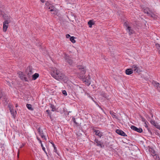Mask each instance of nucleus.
I'll return each instance as SVG.
<instances>
[{"instance_id":"ddd939ff","label":"nucleus","mask_w":160,"mask_h":160,"mask_svg":"<svg viewBox=\"0 0 160 160\" xmlns=\"http://www.w3.org/2000/svg\"><path fill=\"white\" fill-rule=\"evenodd\" d=\"M116 132L118 134L124 137L127 136V134L122 131L119 129L116 130Z\"/></svg>"},{"instance_id":"a19ab883","label":"nucleus","mask_w":160,"mask_h":160,"mask_svg":"<svg viewBox=\"0 0 160 160\" xmlns=\"http://www.w3.org/2000/svg\"><path fill=\"white\" fill-rule=\"evenodd\" d=\"M2 96V93L1 91H0V98H1Z\"/></svg>"},{"instance_id":"5701e85b","label":"nucleus","mask_w":160,"mask_h":160,"mask_svg":"<svg viewBox=\"0 0 160 160\" xmlns=\"http://www.w3.org/2000/svg\"><path fill=\"white\" fill-rule=\"evenodd\" d=\"M83 81L84 82H85V84L88 86H89L91 84V82L90 80L87 79L86 80H84Z\"/></svg>"},{"instance_id":"f257e3e1","label":"nucleus","mask_w":160,"mask_h":160,"mask_svg":"<svg viewBox=\"0 0 160 160\" xmlns=\"http://www.w3.org/2000/svg\"><path fill=\"white\" fill-rule=\"evenodd\" d=\"M51 76L55 79L60 81L64 80L67 78L65 75L56 68L52 69Z\"/></svg>"},{"instance_id":"c9c22d12","label":"nucleus","mask_w":160,"mask_h":160,"mask_svg":"<svg viewBox=\"0 0 160 160\" xmlns=\"http://www.w3.org/2000/svg\"><path fill=\"white\" fill-rule=\"evenodd\" d=\"M62 93L64 95H65V96H66L67 95V92L65 90H63V91H62Z\"/></svg>"},{"instance_id":"09e8293b","label":"nucleus","mask_w":160,"mask_h":160,"mask_svg":"<svg viewBox=\"0 0 160 160\" xmlns=\"http://www.w3.org/2000/svg\"><path fill=\"white\" fill-rule=\"evenodd\" d=\"M19 150H18V154H19Z\"/></svg>"},{"instance_id":"f03ea898","label":"nucleus","mask_w":160,"mask_h":160,"mask_svg":"<svg viewBox=\"0 0 160 160\" xmlns=\"http://www.w3.org/2000/svg\"><path fill=\"white\" fill-rule=\"evenodd\" d=\"M46 8L48 9H50V11L53 12L52 13L53 14H56L58 13V10L54 7L53 5L49 2H47L46 3Z\"/></svg>"},{"instance_id":"9b49d317","label":"nucleus","mask_w":160,"mask_h":160,"mask_svg":"<svg viewBox=\"0 0 160 160\" xmlns=\"http://www.w3.org/2000/svg\"><path fill=\"white\" fill-rule=\"evenodd\" d=\"M131 128L133 130L137 131L139 133H141L142 132V130L141 128H138L135 126L132 125L131 126Z\"/></svg>"},{"instance_id":"412c9836","label":"nucleus","mask_w":160,"mask_h":160,"mask_svg":"<svg viewBox=\"0 0 160 160\" xmlns=\"http://www.w3.org/2000/svg\"><path fill=\"white\" fill-rule=\"evenodd\" d=\"M39 76V75L38 73H36L33 75H32V79L33 80H35Z\"/></svg>"},{"instance_id":"f704fd0d","label":"nucleus","mask_w":160,"mask_h":160,"mask_svg":"<svg viewBox=\"0 0 160 160\" xmlns=\"http://www.w3.org/2000/svg\"><path fill=\"white\" fill-rule=\"evenodd\" d=\"M151 124H153L154 125V124H156V122L154 120H151Z\"/></svg>"},{"instance_id":"de8ad7c7","label":"nucleus","mask_w":160,"mask_h":160,"mask_svg":"<svg viewBox=\"0 0 160 160\" xmlns=\"http://www.w3.org/2000/svg\"><path fill=\"white\" fill-rule=\"evenodd\" d=\"M159 54H160V49L159 50V51H158Z\"/></svg>"},{"instance_id":"aec40b11","label":"nucleus","mask_w":160,"mask_h":160,"mask_svg":"<svg viewBox=\"0 0 160 160\" xmlns=\"http://www.w3.org/2000/svg\"><path fill=\"white\" fill-rule=\"evenodd\" d=\"M94 132H95V134L98 136L99 137L101 138L102 136V133L101 132L98 130H95Z\"/></svg>"},{"instance_id":"39448f33","label":"nucleus","mask_w":160,"mask_h":160,"mask_svg":"<svg viewBox=\"0 0 160 160\" xmlns=\"http://www.w3.org/2000/svg\"><path fill=\"white\" fill-rule=\"evenodd\" d=\"M64 58L65 59L66 62H68L69 65H71L73 63V61L71 59V58L69 56L66 54H65Z\"/></svg>"},{"instance_id":"4468645a","label":"nucleus","mask_w":160,"mask_h":160,"mask_svg":"<svg viewBox=\"0 0 160 160\" xmlns=\"http://www.w3.org/2000/svg\"><path fill=\"white\" fill-rule=\"evenodd\" d=\"M94 144H96L97 146H100L101 148H102V147L103 144L101 141H98L97 139H95L94 140Z\"/></svg>"},{"instance_id":"49530a36","label":"nucleus","mask_w":160,"mask_h":160,"mask_svg":"<svg viewBox=\"0 0 160 160\" xmlns=\"http://www.w3.org/2000/svg\"><path fill=\"white\" fill-rule=\"evenodd\" d=\"M46 112H47L48 113L49 112V110H47L46 111Z\"/></svg>"},{"instance_id":"7c9ffc66","label":"nucleus","mask_w":160,"mask_h":160,"mask_svg":"<svg viewBox=\"0 0 160 160\" xmlns=\"http://www.w3.org/2000/svg\"><path fill=\"white\" fill-rule=\"evenodd\" d=\"M76 87H77V88H78L79 89V90H80L81 91V92L82 93H83V91H84V90L81 87H79L78 86H77Z\"/></svg>"},{"instance_id":"2f4dec72","label":"nucleus","mask_w":160,"mask_h":160,"mask_svg":"<svg viewBox=\"0 0 160 160\" xmlns=\"http://www.w3.org/2000/svg\"><path fill=\"white\" fill-rule=\"evenodd\" d=\"M156 48L159 51V50H160V45L158 44H156Z\"/></svg>"},{"instance_id":"423d86ee","label":"nucleus","mask_w":160,"mask_h":160,"mask_svg":"<svg viewBox=\"0 0 160 160\" xmlns=\"http://www.w3.org/2000/svg\"><path fill=\"white\" fill-rule=\"evenodd\" d=\"M33 73L32 69L30 67H28L27 69V73L29 78H30Z\"/></svg>"},{"instance_id":"0eeeda50","label":"nucleus","mask_w":160,"mask_h":160,"mask_svg":"<svg viewBox=\"0 0 160 160\" xmlns=\"http://www.w3.org/2000/svg\"><path fill=\"white\" fill-rule=\"evenodd\" d=\"M19 77L22 80H24L25 81H28L27 78L25 77V75L21 72H19L18 73Z\"/></svg>"},{"instance_id":"20e7f679","label":"nucleus","mask_w":160,"mask_h":160,"mask_svg":"<svg viewBox=\"0 0 160 160\" xmlns=\"http://www.w3.org/2000/svg\"><path fill=\"white\" fill-rule=\"evenodd\" d=\"M124 25L126 27V30L128 32L129 34H132L134 32L133 30L128 25L127 22H125L124 24Z\"/></svg>"},{"instance_id":"58836bf2","label":"nucleus","mask_w":160,"mask_h":160,"mask_svg":"<svg viewBox=\"0 0 160 160\" xmlns=\"http://www.w3.org/2000/svg\"><path fill=\"white\" fill-rule=\"evenodd\" d=\"M66 38H69L70 37V36L69 34H67L66 35Z\"/></svg>"},{"instance_id":"6ab92c4d","label":"nucleus","mask_w":160,"mask_h":160,"mask_svg":"<svg viewBox=\"0 0 160 160\" xmlns=\"http://www.w3.org/2000/svg\"><path fill=\"white\" fill-rule=\"evenodd\" d=\"M3 24V30L4 32H6L7 31L8 27V24H7L6 23H4V22Z\"/></svg>"},{"instance_id":"e433bc0d","label":"nucleus","mask_w":160,"mask_h":160,"mask_svg":"<svg viewBox=\"0 0 160 160\" xmlns=\"http://www.w3.org/2000/svg\"><path fill=\"white\" fill-rule=\"evenodd\" d=\"M6 82H7L6 84H7L9 86L11 87V84L9 82L6 81Z\"/></svg>"},{"instance_id":"473e14b6","label":"nucleus","mask_w":160,"mask_h":160,"mask_svg":"<svg viewBox=\"0 0 160 160\" xmlns=\"http://www.w3.org/2000/svg\"><path fill=\"white\" fill-rule=\"evenodd\" d=\"M154 126L157 128L160 129V126L157 123L155 124H154Z\"/></svg>"},{"instance_id":"79ce46f5","label":"nucleus","mask_w":160,"mask_h":160,"mask_svg":"<svg viewBox=\"0 0 160 160\" xmlns=\"http://www.w3.org/2000/svg\"><path fill=\"white\" fill-rule=\"evenodd\" d=\"M37 139L38 140V141H39L40 140V138L38 137H37Z\"/></svg>"},{"instance_id":"b1692460","label":"nucleus","mask_w":160,"mask_h":160,"mask_svg":"<svg viewBox=\"0 0 160 160\" xmlns=\"http://www.w3.org/2000/svg\"><path fill=\"white\" fill-rule=\"evenodd\" d=\"M148 15L151 16V17L154 19L156 18H157V16L155 15L152 12H151V13L149 14Z\"/></svg>"},{"instance_id":"8fccbe9b","label":"nucleus","mask_w":160,"mask_h":160,"mask_svg":"<svg viewBox=\"0 0 160 160\" xmlns=\"http://www.w3.org/2000/svg\"><path fill=\"white\" fill-rule=\"evenodd\" d=\"M16 107H18V105H17V104H16Z\"/></svg>"},{"instance_id":"37998d69","label":"nucleus","mask_w":160,"mask_h":160,"mask_svg":"<svg viewBox=\"0 0 160 160\" xmlns=\"http://www.w3.org/2000/svg\"><path fill=\"white\" fill-rule=\"evenodd\" d=\"M38 141L39 142V143L41 144V145L42 144V141H41V140H40L39 141Z\"/></svg>"},{"instance_id":"4be33fe9","label":"nucleus","mask_w":160,"mask_h":160,"mask_svg":"<svg viewBox=\"0 0 160 160\" xmlns=\"http://www.w3.org/2000/svg\"><path fill=\"white\" fill-rule=\"evenodd\" d=\"M88 24L89 28H92V25L94 24V22L92 20H90L88 22Z\"/></svg>"},{"instance_id":"72a5a7b5","label":"nucleus","mask_w":160,"mask_h":160,"mask_svg":"<svg viewBox=\"0 0 160 160\" xmlns=\"http://www.w3.org/2000/svg\"><path fill=\"white\" fill-rule=\"evenodd\" d=\"M142 121L144 122V123H147V121L146 120V119L144 118H142Z\"/></svg>"},{"instance_id":"a211bd4d","label":"nucleus","mask_w":160,"mask_h":160,"mask_svg":"<svg viewBox=\"0 0 160 160\" xmlns=\"http://www.w3.org/2000/svg\"><path fill=\"white\" fill-rule=\"evenodd\" d=\"M143 11L145 13H146L148 15H149V14L151 13V12H152L151 11H150L149 8H144L143 9Z\"/></svg>"},{"instance_id":"bb28decb","label":"nucleus","mask_w":160,"mask_h":160,"mask_svg":"<svg viewBox=\"0 0 160 160\" xmlns=\"http://www.w3.org/2000/svg\"><path fill=\"white\" fill-rule=\"evenodd\" d=\"M27 107L29 110H32L33 109L32 108V105L30 104H27L26 105Z\"/></svg>"},{"instance_id":"c756f323","label":"nucleus","mask_w":160,"mask_h":160,"mask_svg":"<svg viewBox=\"0 0 160 160\" xmlns=\"http://www.w3.org/2000/svg\"><path fill=\"white\" fill-rule=\"evenodd\" d=\"M150 151H151V154L152 156H154L155 155V151L153 149L151 148V150H150Z\"/></svg>"},{"instance_id":"ea45409f","label":"nucleus","mask_w":160,"mask_h":160,"mask_svg":"<svg viewBox=\"0 0 160 160\" xmlns=\"http://www.w3.org/2000/svg\"><path fill=\"white\" fill-rule=\"evenodd\" d=\"M53 146L54 147V151L55 152H56V148L55 147V145L54 144H52Z\"/></svg>"},{"instance_id":"c85d7f7f","label":"nucleus","mask_w":160,"mask_h":160,"mask_svg":"<svg viewBox=\"0 0 160 160\" xmlns=\"http://www.w3.org/2000/svg\"><path fill=\"white\" fill-rule=\"evenodd\" d=\"M41 146L42 148V150L44 151V152L46 154H47V152L46 151V150H45V147H44L42 144H41Z\"/></svg>"},{"instance_id":"9d476101","label":"nucleus","mask_w":160,"mask_h":160,"mask_svg":"<svg viewBox=\"0 0 160 160\" xmlns=\"http://www.w3.org/2000/svg\"><path fill=\"white\" fill-rule=\"evenodd\" d=\"M132 69L136 72L139 73L141 72L140 68L136 65H133L131 66Z\"/></svg>"},{"instance_id":"393cba45","label":"nucleus","mask_w":160,"mask_h":160,"mask_svg":"<svg viewBox=\"0 0 160 160\" xmlns=\"http://www.w3.org/2000/svg\"><path fill=\"white\" fill-rule=\"evenodd\" d=\"M111 115L113 118L118 119V117L116 115V113L114 112L111 113Z\"/></svg>"},{"instance_id":"7ed1b4c3","label":"nucleus","mask_w":160,"mask_h":160,"mask_svg":"<svg viewBox=\"0 0 160 160\" xmlns=\"http://www.w3.org/2000/svg\"><path fill=\"white\" fill-rule=\"evenodd\" d=\"M3 17L4 20H5L4 22L6 23L7 24H8L11 21L12 18L10 15L5 14L3 16Z\"/></svg>"},{"instance_id":"2eb2a0df","label":"nucleus","mask_w":160,"mask_h":160,"mask_svg":"<svg viewBox=\"0 0 160 160\" xmlns=\"http://www.w3.org/2000/svg\"><path fill=\"white\" fill-rule=\"evenodd\" d=\"M80 78L82 79V81L84 80H90L91 78L90 75H88L87 76L85 77L82 75H79Z\"/></svg>"},{"instance_id":"f8f14e48","label":"nucleus","mask_w":160,"mask_h":160,"mask_svg":"<svg viewBox=\"0 0 160 160\" xmlns=\"http://www.w3.org/2000/svg\"><path fill=\"white\" fill-rule=\"evenodd\" d=\"M8 107L11 114L12 115L13 118H15L16 116V111H14V110L12 108V106L11 105H9Z\"/></svg>"},{"instance_id":"dca6fc26","label":"nucleus","mask_w":160,"mask_h":160,"mask_svg":"<svg viewBox=\"0 0 160 160\" xmlns=\"http://www.w3.org/2000/svg\"><path fill=\"white\" fill-rule=\"evenodd\" d=\"M126 74L128 75H130L133 73V70L132 68L127 69L125 71Z\"/></svg>"},{"instance_id":"c03bdc74","label":"nucleus","mask_w":160,"mask_h":160,"mask_svg":"<svg viewBox=\"0 0 160 160\" xmlns=\"http://www.w3.org/2000/svg\"><path fill=\"white\" fill-rule=\"evenodd\" d=\"M24 146V144H22V145L20 147V148H22Z\"/></svg>"},{"instance_id":"4c0bfd02","label":"nucleus","mask_w":160,"mask_h":160,"mask_svg":"<svg viewBox=\"0 0 160 160\" xmlns=\"http://www.w3.org/2000/svg\"><path fill=\"white\" fill-rule=\"evenodd\" d=\"M144 124H145V126L146 127V128H148V122L147 121V123H144Z\"/></svg>"},{"instance_id":"6e6552de","label":"nucleus","mask_w":160,"mask_h":160,"mask_svg":"<svg viewBox=\"0 0 160 160\" xmlns=\"http://www.w3.org/2000/svg\"><path fill=\"white\" fill-rule=\"evenodd\" d=\"M78 68L81 72V74H80V75H83L86 72V69L85 67L83 66H79L78 67Z\"/></svg>"},{"instance_id":"a18cd8bd","label":"nucleus","mask_w":160,"mask_h":160,"mask_svg":"<svg viewBox=\"0 0 160 160\" xmlns=\"http://www.w3.org/2000/svg\"><path fill=\"white\" fill-rule=\"evenodd\" d=\"M41 0V2L42 3H43L44 2V0Z\"/></svg>"},{"instance_id":"cd10ccee","label":"nucleus","mask_w":160,"mask_h":160,"mask_svg":"<svg viewBox=\"0 0 160 160\" xmlns=\"http://www.w3.org/2000/svg\"><path fill=\"white\" fill-rule=\"evenodd\" d=\"M74 39L75 38L73 36L71 37L70 39V41L73 43L76 42V41Z\"/></svg>"},{"instance_id":"f3484780","label":"nucleus","mask_w":160,"mask_h":160,"mask_svg":"<svg viewBox=\"0 0 160 160\" xmlns=\"http://www.w3.org/2000/svg\"><path fill=\"white\" fill-rule=\"evenodd\" d=\"M153 85L156 87L158 90H160V84L157 82L153 81L152 82Z\"/></svg>"},{"instance_id":"1a4fd4ad","label":"nucleus","mask_w":160,"mask_h":160,"mask_svg":"<svg viewBox=\"0 0 160 160\" xmlns=\"http://www.w3.org/2000/svg\"><path fill=\"white\" fill-rule=\"evenodd\" d=\"M38 131L42 138L44 139L45 140H46L47 139L43 134V131L41 129L40 127L38 128Z\"/></svg>"},{"instance_id":"a878e982","label":"nucleus","mask_w":160,"mask_h":160,"mask_svg":"<svg viewBox=\"0 0 160 160\" xmlns=\"http://www.w3.org/2000/svg\"><path fill=\"white\" fill-rule=\"evenodd\" d=\"M50 107L52 108V111H54L56 110L55 107L53 105L50 104Z\"/></svg>"}]
</instances>
